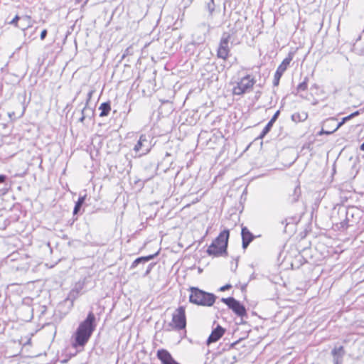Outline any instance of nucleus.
I'll return each mask as SVG.
<instances>
[{"label": "nucleus", "instance_id": "bb28decb", "mask_svg": "<svg viewBox=\"0 0 364 364\" xmlns=\"http://www.w3.org/2000/svg\"><path fill=\"white\" fill-rule=\"evenodd\" d=\"M155 264H156L155 262H152V263H150L149 264H148L146 270L143 273H141V277H147L150 274L151 271L152 270V269L155 266Z\"/></svg>", "mask_w": 364, "mask_h": 364}, {"label": "nucleus", "instance_id": "0eeeda50", "mask_svg": "<svg viewBox=\"0 0 364 364\" xmlns=\"http://www.w3.org/2000/svg\"><path fill=\"white\" fill-rule=\"evenodd\" d=\"M221 301L226 304L237 316L247 317V311L245 306L234 297L222 298Z\"/></svg>", "mask_w": 364, "mask_h": 364}, {"label": "nucleus", "instance_id": "f704fd0d", "mask_svg": "<svg viewBox=\"0 0 364 364\" xmlns=\"http://www.w3.org/2000/svg\"><path fill=\"white\" fill-rule=\"evenodd\" d=\"M48 31L46 29H43L41 33V39L44 40L47 36Z\"/></svg>", "mask_w": 364, "mask_h": 364}, {"label": "nucleus", "instance_id": "37998d69", "mask_svg": "<svg viewBox=\"0 0 364 364\" xmlns=\"http://www.w3.org/2000/svg\"><path fill=\"white\" fill-rule=\"evenodd\" d=\"M168 156H170V154L168 153H166L164 160L165 161L166 159V158Z\"/></svg>", "mask_w": 364, "mask_h": 364}, {"label": "nucleus", "instance_id": "dca6fc26", "mask_svg": "<svg viewBox=\"0 0 364 364\" xmlns=\"http://www.w3.org/2000/svg\"><path fill=\"white\" fill-rule=\"evenodd\" d=\"M361 36H359L353 46V50L359 55H364V42L360 43Z\"/></svg>", "mask_w": 364, "mask_h": 364}, {"label": "nucleus", "instance_id": "c756f323", "mask_svg": "<svg viewBox=\"0 0 364 364\" xmlns=\"http://www.w3.org/2000/svg\"><path fill=\"white\" fill-rule=\"evenodd\" d=\"M294 219L293 218H286L284 220H282L281 221V224L282 225H285V228L290 224H293L294 223Z\"/></svg>", "mask_w": 364, "mask_h": 364}, {"label": "nucleus", "instance_id": "1a4fd4ad", "mask_svg": "<svg viewBox=\"0 0 364 364\" xmlns=\"http://www.w3.org/2000/svg\"><path fill=\"white\" fill-rule=\"evenodd\" d=\"M231 38L230 33L224 32L222 34L219 46L217 50V56L223 60H227L230 54L229 42Z\"/></svg>", "mask_w": 364, "mask_h": 364}, {"label": "nucleus", "instance_id": "ddd939ff", "mask_svg": "<svg viewBox=\"0 0 364 364\" xmlns=\"http://www.w3.org/2000/svg\"><path fill=\"white\" fill-rule=\"evenodd\" d=\"M241 236L242 246L244 250L249 246L255 237L247 227H242Z\"/></svg>", "mask_w": 364, "mask_h": 364}, {"label": "nucleus", "instance_id": "423d86ee", "mask_svg": "<svg viewBox=\"0 0 364 364\" xmlns=\"http://www.w3.org/2000/svg\"><path fill=\"white\" fill-rule=\"evenodd\" d=\"M256 80L254 77H252L250 75H247L246 76L243 77L235 86L233 87V95H242L245 94L252 88Z\"/></svg>", "mask_w": 364, "mask_h": 364}, {"label": "nucleus", "instance_id": "de8ad7c7", "mask_svg": "<svg viewBox=\"0 0 364 364\" xmlns=\"http://www.w3.org/2000/svg\"><path fill=\"white\" fill-rule=\"evenodd\" d=\"M82 0H76L77 2L80 3L81 2Z\"/></svg>", "mask_w": 364, "mask_h": 364}, {"label": "nucleus", "instance_id": "4468645a", "mask_svg": "<svg viewBox=\"0 0 364 364\" xmlns=\"http://www.w3.org/2000/svg\"><path fill=\"white\" fill-rule=\"evenodd\" d=\"M333 364H342L343 357L345 355V350L343 346L335 347L331 350Z\"/></svg>", "mask_w": 364, "mask_h": 364}, {"label": "nucleus", "instance_id": "a211bd4d", "mask_svg": "<svg viewBox=\"0 0 364 364\" xmlns=\"http://www.w3.org/2000/svg\"><path fill=\"white\" fill-rule=\"evenodd\" d=\"M355 210V208L354 206L348 207V208H346L345 210L344 213L346 214V219L343 222L341 223V228H344L348 227L347 221L349 220L350 217H351V218L353 217V215H354L353 211Z\"/></svg>", "mask_w": 364, "mask_h": 364}, {"label": "nucleus", "instance_id": "5701e85b", "mask_svg": "<svg viewBox=\"0 0 364 364\" xmlns=\"http://www.w3.org/2000/svg\"><path fill=\"white\" fill-rule=\"evenodd\" d=\"M85 109H86V112L85 113V118H89L90 119H91L94 117L95 110L92 107L87 106V105H85V106L83 107V108L81 110H85Z\"/></svg>", "mask_w": 364, "mask_h": 364}, {"label": "nucleus", "instance_id": "aec40b11", "mask_svg": "<svg viewBox=\"0 0 364 364\" xmlns=\"http://www.w3.org/2000/svg\"><path fill=\"white\" fill-rule=\"evenodd\" d=\"M301 188L299 185H296L293 190V192L291 194L289 195V200L291 203H295L296 202L300 196H301Z\"/></svg>", "mask_w": 364, "mask_h": 364}, {"label": "nucleus", "instance_id": "39448f33", "mask_svg": "<svg viewBox=\"0 0 364 364\" xmlns=\"http://www.w3.org/2000/svg\"><path fill=\"white\" fill-rule=\"evenodd\" d=\"M153 139L154 138L150 134H141L133 150L136 154H139V156L148 154L154 145V143H152Z\"/></svg>", "mask_w": 364, "mask_h": 364}, {"label": "nucleus", "instance_id": "6e6552de", "mask_svg": "<svg viewBox=\"0 0 364 364\" xmlns=\"http://www.w3.org/2000/svg\"><path fill=\"white\" fill-rule=\"evenodd\" d=\"M91 277L90 276L85 277L80 279L77 282L75 283L74 287L70 291L68 298L66 300L70 299L72 302L76 299L80 294H82L87 291L85 289L86 285L90 282Z\"/></svg>", "mask_w": 364, "mask_h": 364}, {"label": "nucleus", "instance_id": "9b49d317", "mask_svg": "<svg viewBox=\"0 0 364 364\" xmlns=\"http://www.w3.org/2000/svg\"><path fill=\"white\" fill-rule=\"evenodd\" d=\"M336 118L330 117L323 122L321 129L320 130V135L331 134L336 132Z\"/></svg>", "mask_w": 364, "mask_h": 364}, {"label": "nucleus", "instance_id": "6ab92c4d", "mask_svg": "<svg viewBox=\"0 0 364 364\" xmlns=\"http://www.w3.org/2000/svg\"><path fill=\"white\" fill-rule=\"evenodd\" d=\"M85 198H86L85 195L83 196H80L78 198V200L75 202V206L73 208V215H76L80 212L81 208H82L83 204L85 203Z\"/></svg>", "mask_w": 364, "mask_h": 364}, {"label": "nucleus", "instance_id": "4be33fe9", "mask_svg": "<svg viewBox=\"0 0 364 364\" xmlns=\"http://www.w3.org/2000/svg\"><path fill=\"white\" fill-rule=\"evenodd\" d=\"M307 117H308L307 113H306L304 112H303L301 113L296 112V113H294L291 115V119H292V121H294L295 122H303L305 119H306Z\"/></svg>", "mask_w": 364, "mask_h": 364}, {"label": "nucleus", "instance_id": "20e7f679", "mask_svg": "<svg viewBox=\"0 0 364 364\" xmlns=\"http://www.w3.org/2000/svg\"><path fill=\"white\" fill-rule=\"evenodd\" d=\"M186 316L185 307H178L172 315L171 322L168 323L166 331H181L186 328Z\"/></svg>", "mask_w": 364, "mask_h": 364}, {"label": "nucleus", "instance_id": "c03bdc74", "mask_svg": "<svg viewBox=\"0 0 364 364\" xmlns=\"http://www.w3.org/2000/svg\"><path fill=\"white\" fill-rule=\"evenodd\" d=\"M237 261H238V258H237V259H236V264H235V268L234 271H235L236 268L237 267Z\"/></svg>", "mask_w": 364, "mask_h": 364}, {"label": "nucleus", "instance_id": "f8f14e48", "mask_svg": "<svg viewBox=\"0 0 364 364\" xmlns=\"http://www.w3.org/2000/svg\"><path fill=\"white\" fill-rule=\"evenodd\" d=\"M225 332V329L218 324L216 328L212 331L210 335L206 341L207 344L210 345L212 343L218 341L224 335Z\"/></svg>", "mask_w": 364, "mask_h": 364}, {"label": "nucleus", "instance_id": "393cba45", "mask_svg": "<svg viewBox=\"0 0 364 364\" xmlns=\"http://www.w3.org/2000/svg\"><path fill=\"white\" fill-rule=\"evenodd\" d=\"M272 126H271L269 123L264 127L257 139H263L271 130Z\"/></svg>", "mask_w": 364, "mask_h": 364}, {"label": "nucleus", "instance_id": "ea45409f", "mask_svg": "<svg viewBox=\"0 0 364 364\" xmlns=\"http://www.w3.org/2000/svg\"><path fill=\"white\" fill-rule=\"evenodd\" d=\"M128 53H129V48H127L125 52H124V53L122 55L121 59H120L119 61H122L125 58V56L127 55H128Z\"/></svg>", "mask_w": 364, "mask_h": 364}, {"label": "nucleus", "instance_id": "2f4dec72", "mask_svg": "<svg viewBox=\"0 0 364 364\" xmlns=\"http://www.w3.org/2000/svg\"><path fill=\"white\" fill-rule=\"evenodd\" d=\"M94 92H95V91L92 90H90L89 92L87 93L86 103H85V105H87V106H88V104L92 98V96Z\"/></svg>", "mask_w": 364, "mask_h": 364}, {"label": "nucleus", "instance_id": "9d476101", "mask_svg": "<svg viewBox=\"0 0 364 364\" xmlns=\"http://www.w3.org/2000/svg\"><path fill=\"white\" fill-rule=\"evenodd\" d=\"M159 253V251L156 252L154 254L149 255L147 256H142L136 258L130 265L129 269H134L138 268V270L136 272H134V274H141L142 270L144 269V265L145 263L148 262L149 261L154 259Z\"/></svg>", "mask_w": 364, "mask_h": 364}, {"label": "nucleus", "instance_id": "c9c22d12", "mask_svg": "<svg viewBox=\"0 0 364 364\" xmlns=\"http://www.w3.org/2000/svg\"><path fill=\"white\" fill-rule=\"evenodd\" d=\"M344 124L345 122H343V120H341L340 122H337V119H336V131Z\"/></svg>", "mask_w": 364, "mask_h": 364}, {"label": "nucleus", "instance_id": "f257e3e1", "mask_svg": "<svg viewBox=\"0 0 364 364\" xmlns=\"http://www.w3.org/2000/svg\"><path fill=\"white\" fill-rule=\"evenodd\" d=\"M96 326L95 315L92 311H90L86 318L79 324L76 329L73 343V347L83 348L95 331Z\"/></svg>", "mask_w": 364, "mask_h": 364}, {"label": "nucleus", "instance_id": "4c0bfd02", "mask_svg": "<svg viewBox=\"0 0 364 364\" xmlns=\"http://www.w3.org/2000/svg\"><path fill=\"white\" fill-rule=\"evenodd\" d=\"M279 114H280V111L279 110H277L274 114L273 115V117H272L273 119V120H277V118L279 117Z\"/></svg>", "mask_w": 364, "mask_h": 364}, {"label": "nucleus", "instance_id": "7c9ffc66", "mask_svg": "<svg viewBox=\"0 0 364 364\" xmlns=\"http://www.w3.org/2000/svg\"><path fill=\"white\" fill-rule=\"evenodd\" d=\"M19 19L20 16L18 15H16L15 17L9 23L18 27V21Z\"/></svg>", "mask_w": 364, "mask_h": 364}, {"label": "nucleus", "instance_id": "a18cd8bd", "mask_svg": "<svg viewBox=\"0 0 364 364\" xmlns=\"http://www.w3.org/2000/svg\"><path fill=\"white\" fill-rule=\"evenodd\" d=\"M245 287H246V284L243 285L242 287V291H244L245 289Z\"/></svg>", "mask_w": 364, "mask_h": 364}, {"label": "nucleus", "instance_id": "b1692460", "mask_svg": "<svg viewBox=\"0 0 364 364\" xmlns=\"http://www.w3.org/2000/svg\"><path fill=\"white\" fill-rule=\"evenodd\" d=\"M307 81H308V77H306L304 78V81L298 85V86L296 87L297 92L304 91L307 89V87H308Z\"/></svg>", "mask_w": 364, "mask_h": 364}, {"label": "nucleus", "instance_id": "49530a36", "mask_svg": "<svg viewBox=\"0 0 364 364\" xmlns=\"http://www.w3.org/2000/svg\"><path fill=\"white\" fill-rule=\"evenodd\" d=\"M25 18H26V19H31V16H25Z\"/></svg>", "mask_w": 364, "mask_h": 364}, {"label": "nucleus", "instance_id": "f03ea898", "mask_svg": "<svg viewBox=\"0 0 364 364\" xmlns=\"http://www.w3.org/2000/svg\"><path fill=\"white\" fill-rule=\"evenodd\" d=\"M230 237V231L224 230L213 240L208 246L206 252L209 256L215 257L228 256V245Z\"/></svg>", "mask_w": 364, "mask_h": 364}, {"label": "nucleus", "instance_id": "412c9836", "mask_svg": "<svg viewBox=\"0 0 364 364\" xmlns=\"http://www.w3.org/2000/svg\"><path fill=\"white\" fill-rule=\"evenodd\" d=\"M291 60H292V58L291 56H289V57L284 58L282 60V63L278 66L277 71L284 74V73L287 69V67L289 66Z\"/></svg>", "mask_w": 364, "mask_h": 364}, {"label": "nucleus", "instance_id": "7ed1b4c3", "mask_svg": "<svg viewBox=\"0 0 364 364\" xmlns=\"http://www.w3.org/2000/svg\"><path fill=\"white\" fill-rule=\"evenodd\" d=\"M189 291V301L198 306H212L217 299L214 294L201 290L198 287H191Z\"/></svg>", "mask_w": 364, "mask_h": 364}, {"label": "nucleus", "instance_id": "58836bf2", "mask_svg": "<svg viewBox=\"0 0 364 364\" xmlns=\"http://www.w3.org/2000/svg\"><path fill=\"white\" fill-rule=\"evenodd\" d=\"M241 339H239L233 343H232L230 346V348H233L236 345H237L240 342Z\"/></svg>", "mask_w": 364, "mask_h": 364}, {"label": "nucleus", "instance_id": "a19ab883", "mask_svg": "<svg viewBox=\"0 0 364 364\" xmlns=\"http://www.w3.org/2000/svg\"><path fill=\"white\" fill-rule=\"evenodd\" d=\"M276 122V120H273V119L272 118L269 121V124L271 125V126H273L274 123Z\"/></svg>", "mask_w": 364, "mask_h": 364}, {"label": "nucleus", "instance_id": "cd10ccee", "mask_svg": "<svg viewBox=\"0 0 364 364\" xmlns=\"http://www.w3.org/2000/svg\"><path fill=\"white\" fill-rule=\"evenodd\" d=\"M206 7H207V9L208 10L210 14H212L215 10L214 1L210 0V1L207 3Z\"/></svg>", "mask_w": 364, "mask_h": 364}, {"label": "nucleus", "instance_id": "79ce46f5", "mask_svg": "<svg viewBox=\"0 0 364 364\" xmlns=\"http://www.w3.org/2000/svg\"><path fill=\"white\" fill-rule=\"evenodd\" d=\"M360 149L362 151H364V142L360 145Z\"/></svg>", "mask_w": 364, "mask_h": 364}, {"label": "nucleus", "instance_id": "c85d7f7f", "mask_svg": "<svg viewBox=\"0 0 364 364\" xmlns=\"http://www.w3.org/2000/svg\"><path fill=\"white\" fill-rule=\"evenodd\" d=\"M358 114H359V111H355V112H353L352 114H350L343 117L342 119L343 122L346 123V122H348V120L351 119L354 117L358 116Z\"/></svg>", "mask_w": 364, "mask_h": 364}, {"label": "nucleus", "instance_id": "a878e982", "mask_svg": "<svg viewBox=\"0 0 364 364\" xmlns=\"http://www.w3.org/2000/svg\"><path fill=\"white\" fill-rule=\"evenodd\" d=\"M282 75H283L282 73L276 70V72L274 73V80H273V85L274 86L279 85V80H280V78L282 77Z\"/></svg>", "mask_w": 364, "mask_h": 364}, {"label": "nucleus", "instance_id": "72a5a7b5", "mask_svg": "<svg viewBox=\"0 0 364 364\" xmlns=\"http://www.w3.org/2000/svg\"><path fill=\"white\" fill-rule=\"evenodd\" d=\"M232 287V285L230 284H227L223 287H221L220 289H219V291H225L226 290H228L230 289V288Z\"/></svg>", "mask_w": 364, "mask_h": 364}, {"label": "nucleus", "instance_id": "e433bc0d", "mask_svg": "<svg viewBox=\"0 0 364 364\" xmlns=\"http://www.w3.org/2000/svg\"><path fill=\"white\" fill-rule=\"evenodd\" d=\"M7 176L4 174H0V183H4L6 182Z\"/></svg>", "mask_w": 364, "mask_h": 364}, {"label": "nucleus", "instance_id": "f3484780", "mask_svg": "<svg viewBox=\"0 0 364 364\" xmlns=\"http://www.w3.org/2000/svg\"><path fill=\"white\" fill-rule=\"evenodd\" d=\"M99 109L100 110V117H107L108 116L110 110H111V103L109 101L102 102L99 107Z\"/></svg>", "mask_w": 364, "mask_h": 364}, {"label": "nucleus", "instance_id": "473e14b6", "mask_svg": "<svg viewBox=\"0 0 364 364\" xmlns=\"http://www.w3.org/2000/svg\"><path fill=\"white\" fill-rule=\"evenodd\" d=\"M86 112V109L85 110H81V117L79 118L78 119V122H81V123H83L84 121L85 120V113Z\"/></svg>", "mask_w": 364, "mask_h": 364}, {"label": "nucleus", "instance_id": "2eb2a0df", "mask_svg": "<svg viewBox=\"0 0 364 364\" xmlns=\"http://www.w3.org/2000/svg\"><path fill=\"white\" fill-rule=\"evenodd\" d=\"M318 95V88L316 84H314L311 88L309 92L305 97L306 99L311 102L312 105L317 104L316 96Z\"/></svg>", "mask_w": 364, "mask_h": 364}]
</instances>
